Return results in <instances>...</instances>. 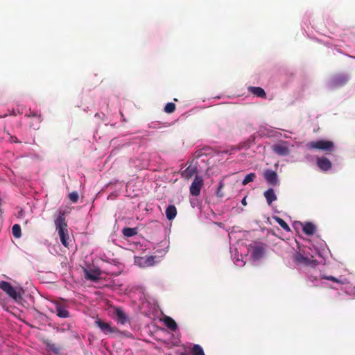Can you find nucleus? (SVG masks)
Masks as SVG:
<instances>
[{"mask_svg": "<svg viewBox=\"0 0 355 355\" xmlns=\"http://www.w3.org/2000/svg\"><path fill=\"white\" fill-rule=\"evenodd\" d=\"M266 245L262 243H253L248 245V252L253 260H259L265 254Z\"/></svg>", "mask_w": 355, "mask_h": 355, "instance_id": "7ed1b4c3", "label": "nucleus"}, {"mask_svg": "<svg viewBox=\"0 0 355 355\" xmlns=\"http://www.w3.org/2000/svg\"><path fill=\"white\" fill-rule=\"evenodd\" d=\"M12 235L15 238H19L21 236V227L19 224H15L12 227Z\"/></svg>", "mask_w": 355, "mask_h": 355, "instance_id": "393cba45", "label": "nucleus"}, {"mask_svg": "<svg viewBox=\"0 0 355 355\" xmlns=\"http://www.w3.org/2000/svg\"><path fill=\"white\" fill-rule=\"evenodd\" d=\"M180 355H186L184 353H182Z\"/></svg>", "mask_w": 355, "mask_h": 355, "instance_id": "4c0bfd02", "label": "nucleus"}, {"mask_svg": "<svg viewBox=\"0 0 355 355\" xmlns=\"http://www.w3.org/2000/svg\"><path fill=\"white\" fill-rule=\"evenodd\" d=\"M263 196L267 201V203L270 205L272 202L277 200V196L273 189L270 188L263 193Z\"/></svg>", "mask_w": 355, "mask_h": 355, "instance_id": "f3484780", "label": "nucleus"}, {"mask_svg": "<svg viewBox=\"0 0 355 355\" xmlns=\"http://www.w3.org/2000/svg\"><path fill=\"white\" fill-rule=\"evenodd\" d=\"M294 261L298 264H304L305 266H315L318 264L317 260L306 257L300 253H296L295 254Z\"/></svg>", "mask_w": 355, "mask_h": 355, "instance_id": "39448f33", "label": "nucleus"}, {"mask_svg": "<svg viewBox=\"0 0 355 355\" xmlns=\"http://www.w3.org/2000/svg\"><path fill=\"white\" fill-rule=\"evenodd\" d=\"M315 226L310 222H306L302 225V230L306 235H313L315 232Z\"/></svg>", "mask_w": 355, "mask_h": 355, "instance_id": "aec40b11", "label": "nucleus"}, {"mask_svg": "<svg viewBox=\"0 0 355 355\" xmlns=\"http://www.w3.org/2000/svg\"><path fill=\"white\" fill-rule=\"evenodd\" d=\"M196 154H197V155H196V157H200V156L201 155V150H200V151H197V152H196Z\"/></svg>", "mask_w": 355, "mask_h": 355, "instance_id": "c9c22d12", "label": "nucleus"}, {"mask_svg": "<svg viewBox=\"0 0 355 355\" xmlns=\"http://www.w3.org/2000/svg\"><path fill=\"white\" fill-rule=\"evenodd\" d=\"M274 152L281 156L288 155L290 153V150L285 144H276L273 146Z\"/></svg>", "mask_w": 355, "mask_h": 355, "instance_id": "ddd939ff", "label": "nucleus"}, {"mask_svg": "<svg viewBox=\"0 0 355 355\" xmlns=\"http://www.w3.org/2000/svg\"><path fill=\"white\" fill-rule=\"evenodd\" d=\"M191 352L193 355H205V352L202 347L198 344H195L193 346Z\"/></svg>", "mask_w": 355, "mask_h": 355, "instance_id": "b1692460", "label": "nucleus"}, {"mask_svg": "<svg viewBox=\"0 0 355 355\" xmlns=\"http://www.w3.org/2000/svg\"><path fill=\"white\" fill-rule=\"evenodd\" d=\"M69 198L72 202L75 203L78 202L79 196L76 191H73L69 194Z\"/></svg>", "mask_w": 355, "mask_h": 355, "instance_id": "cd10ccee", "label": "nucleus"}, {"mask_svg": "<svg viewBox=\"0 0 355 355\" xmlns=\"http://www.w3.org/2000/svg\"><path fill=\"white\" fill-rule=\"evenodd\" d=\"M165 213L168 220H173L177 215L176 207L173 205H170L166 207Z\"/></svg>", "mask_w": 355, "mask_h": 355, "instance_id": "6ab92c4d", "label": "nucleus"}, {"mask_svg": "<svg viewBox=\"0 0 355 355\" xmlns=\"http://www.w3.org/2000/svg\"><path fill=\"white\" fill-rule=\"evenodd\" d=\"M317 164L318 167L324 171L329 170L332 165L330 160L327 157H318Z\"/></svg>", "mask_w": 355, "mask_h": 355, "instance_id": "f8f14e48", "label": "nucleus"}, {"mask_svg": "<svg viewBox=\"0 0 355 355\" xmlns=\"http://www.w3.org/2000/svg\"><path fill=\"white\" fill-rule=\"evenodd\" d=\"M222 187H223V185H222V184H220V187H219V188H218V191H217V195H218V196H221V195L220 194V193H221V191H220V189H221Z\"/></svg>", "mask_w": 355, "mask_h": 355, "instance_id": "72a5a7b5", "label": "nucleus"}, {"mask_svg": "<svg viewBox=\"0 0 355 355\" xmlns=\"http://www.w3.org/2000/svg\"><path fill=\"white\" fill-rule=\"evenodd\" d=\"M113 314L116 316V320L118 323L121 324H125L129 323L128 316L125 313L123 309L120 307H114Z\"/></svg>", "mask_w": 355, "mask_h": 355, "instance_id": "0eeeda50", "label": "nucleus"}, {"mask_svg": "<svg viewBox=\"0 0 355 355\" xmlns=\"http://www.w3.org/2000/svg\"><path fill=\"white\" fill-rule=\"evenodd\" d=\"M55 224L56 225V229L58 232L62 244L65 247H68V234L67 228V224L66 223L64 214L60 213L59 216L55 220Z\"/></svg>", "mask_w": 355, "mask_h": 355, "instance_id": "f257e3e1", "label": "nucleus"}, {"mask_svg": "<svg viewBox=\"0 0 355 355\" xmlns=\"http://www.w3.org/2000/svg\"><path fill=\"white\" fill-rule=\"evenodd\" d=\"M10 139H11V141L12 142H15V143H19V142L18 141V139H17V137H15L10 136Z\"/></svg>", "mask_w": 355, "mask_h": 355, "instance_id": "c756f323", "label": "nucleus"}, {"mask_svg": "<svg viewBox=\"0 0 355 355\" xmlns=\"http://www.w3.org/2000/svg\"><path fill=\"white\" fill-rule=\"evenodd\" d=\"M85 278L88 280L96 282L100 279L101 271L98 269L89 270L87 268L83 269Z\"/></svg>", "mask_w": 355, "mask_h": 355, "instance_id": "9d476101", "label": "nucleus"}, {"mask_svg": "<svg viewBox=\"0 0 355 355\" xmlns=\"http://www.w3.org/2000/svg\"><path fill=\"white\" fill-rule=\"evenodd\" d=\"M175 110V105L173 103H168L164 107V112L168 114L173 113Z\"/></svg>", "mask_w": 355, "mask_h": 355, "instance_id": "bb28decb", "label": "nucleus"}, {"mask_svg": "<svg viewBox=\"0 0 355 355\" xmlns=\"http://www.w3.org/2000/svg\"><path fill=\"white\" fill-rule=\"evenodd\" d=\"M248 91L257 97L263 98H266V94L264 89L261 87L250 86L248 87Z\"/></svg>", "mask_w": 355, "mask_h": 355, "instance_id": "dca6fc26", "label": "nucleus"}, {"mask_svg": "<svg viewBox=\"0 0 355 355\" xmlns=\"http://www.w3.org/2000/svg\"><path fill=\"white\" fill-rule=\"evenodd\" d=\"M34 112H35V111H31V110H30L29 114H27V116H28V117H31V119H33V114H34Z\"/></svg>", "mask_w": 355, "mask_h": 355, "instance_id": "7c9ffc66", "label": "nucleus"}, {"mask_svg": "<svg viewBox=\"0 0 355 355\" xmlns=\"http://www.w3.org/2000/svg\"><path fill=\"white\" fill-rule=\"evenodd\" d=\"M202 179L199 176H196L190 187V193L194 196L200 195L201 187L202 186Z\"/></svg>", "mask_w": 355, "mask_h": 355, "instance_id": "6e6552de", "label": "nucleus"}, {"mask_svg": "<svg viewBox=\"0 0 355 355\" xmlns=\"http://www.w3.org/2000/svg\"><path fill=\"white\" fill-rule=\"evenodd\" d=\"M263 178L268 184L272 186H276L278 184L277 174L275 171L267 169L263 173Z\"/></svg>", "mask_w": 355, "mask_h": 355, "instance_id": "1a4fd4ad", "label": "nucleus"}, {"mask_svg": "<svg viewBox=\"0 0 355 355\" xmlns=\"http://www.w3.org/2000/svg\"><path fill=\"white\" fill-rule=\"evenodd\" d=\"M154 259V257H149L148 259H147V262L149 263V264H151V261H153Z\"/></svg>", "mask_w": 355, "mask_h": 355, "instance_id": "2f4dec72", "label": "nucleus"}, {"mask_svg": "<svg viewBox=\"0 0 355 355\" xmlns=\"http://www.w3.org/2000/svg\"><path fill=\"white\" fill-rule=\"evenodd\" d=\"M197 173V168L195 166L190 165L182 171V177L186 180H189Z\"/></svg>", "mask_w": 355, "mask_h": 355, "instance_id": "4468645a", "label": "nucleus"}, {"mask_svg": "<svg viewBox=\"0 0 355 355\" xmlns=\"http://www.w3.org/2000/svg\"><path fill=\"white\" fill-rule=\"evenodd\" d=\"M322 279L330 280L331 282H336L338 284H343V282L342 281H340V279H338L336 277L331 276V275H329V276L323 275Z\"/></svg>", "mask_w": 355, "mask_h": 355, "instance_id": "c85d7f7f", "label": "nucleus"}, {"mask_svg": "<svg viewBox=\"0 0 355 355\" xmlns=\"http://www.w3.org/2000/svg\"><path fill=\"white\" fill-rule=\"evenodd\" d=\"M349 80V78L347 75L338 74L332 78L331 84L334 87H342L345 85Z\"/></svg>", "mask_w": 355, "mask_h": 355, "instance_id": "9b49d317", "label": "nucleus"}, {"mask_svg": "<svg viewBox=\"0 0 355 355\" xmlns=\"http://www.w3.org/2000/svg\"><path fill=\"white\" fill-rule=\"evenodd\" d=\"M56 314L58 317L62 318H67L69 317V312L61 304L57 303L55 304Z\"/></svg>", "mask_w": 355, "mask_h": 355, "instance_id": "2eb2a0df", "label": "nucleus"}, {"mask_svg": "<svg viewBox=\"0 0 355 355\" xmlns=\"http://www.w3.org/2000/svg\"><path fill=\"white\" fill-rule=\"evenodd\" d=\"M41 121L42 118L40 114L34 112L33 119H31V121H30V127L35 130H37L40 128Z\"/></svg>", "mask_w": 355, "mask_h": 355, "instance_id": "a211bd4d", "label": "nucleus"}, {"mask_svg": "<svg viewBox=\"0 0 355 355\" xmlns=\"http://www.w3.org/2000/svg\"><path fill=\"white\" fill-rule=\"evenodd\" d=\"M94 324L105 334L119 332V329L115 327H112L110 322H105L99 318L94 322Z\"/></svg>", "mask_w": 355, "mask_h": 355, "instance_id": "20e7f679", "label": "nucleus"}, {"mask_svg": "<svg viewBox=\"0 0 355 355\" xmlns=\"http://www.w3.org/2000/svg\"><path fill=\"white\" fill-rule=\"evenodd\" d=\"M122 232L125 237H132L137 234V228L125 227Z\"/></svg>", "mask_w": 355, "mask_h": 355, "instance_id": "4be33fe9", "label": "nucleus"}, {"mask_svg": "<svg viewBox=\"0 0 355 355\" xmlns=\"http://www.w3.org/2000/svg\"><path fill=\"white\" fill-rule=\"evenodd\" d=\"M306 148L309 150L318 149L327 153H331L334 151V144L331 141L322 139L307 143Z\"/></svg>", "mask_w": 355, "mask_h": 355, "instance_id": "f03ea898", "label": "nucleus"}, {"mask_svg": "<svg viewBox=\"0 0 355 355\" xmlns=\"http://www.w3.org/2000/svg\"><path fill=\"white\" fill-rule=\"evenodd\" d=\"M164 322L165 325L171 331H175L178 329V324L176 322L169 316H166L164 318Z\"/></svg>", "mask_w": 355, "mask_h": 355, "instance_id": "412c9836", "label": "nucleus"}, {"mask_svg": "<svg viewBox=\"0 0 355 355\" xmlns=\"http://www.w3.org/2000/svg\"><path fill=\"white\" fill-rule=\"evenodd\" d=\"M273 218L286 232H291L290 227L282 218L279 216H275Z\"/></svg>", "mask_w": 355, "mask_h": 355, "instance_id": "5701e85b", "label": "nucleus"}, {"mask_svg": "<svg viewBox=\"0 0 355 355\" xmlns=\"http://www.w3.org/2000/svg\"><path fill=\"white\" fill-rule=\"evenodd\" d=\"M0 288L15 300L19 297V295L16 291L15 288L8 282H1Z\"/></svg>", "mask_w": 355, "mask_h": 355, "instance_id": "423d86ee", "label": "nucleus"}, {"mask_svg": "<svg viewBox=\"0 0 355 355\" xmlns=\"http://www.w3.org/2000/svg\"><path fill=\"white\" fill-rule=\"evenodd\" d=\"M222 187H223V185H222V184H220V187H219V188H218V191H217V195H218V196H221V195L220 194V193H221V191H220V189H221Z\"/></svg>", "mask_w": 355, "mask_h": 355, "instance_id": "473e14b6", "label": "nucleus"}, {"mask_svg": "<svg viewBox=\"0 0 355 355\" xmlns=\"http://www.w3.org/2000/svg\"><path fill=\"white\" fill-rule=\"evenodd\" d=\"M51 350H53L55 351V352H58L57 351H55L53 348L51 347Z\"/></svg>", "mask_w": 355, "mask_h": 355, "instance_id": "e433bc0d", "label": "nucleus"}, {"mask_svg": "<svg viewBox=\"0 0 355 355\" xmlns=\"http://www.w3.org/2000/svg\"><path fill=\"white\" fill-rule=\"evenodd\" d=\"M256 178V174L254 173H250L248 174L244 179L243 180L242 184L243 185H246L249 182H253Z\"/></svg>", "mask_w": 355, "mask_h": 355, "instance_id": "a878e982", "label": "nucleus"}, {"mask_svg": "<svg viewBox=\"0 0 355 355\" xmlns=\"http://www.w3.org/2000/svg\"><path fill=\"white\" fill-rule=\"evenodd\" d=\"M241 203L243 205H247V201H246V197H244L242 200H241Z\"/></svg>", "mask_w": 355, "mask_h": 355, "instance_id": "f704fd0d", "label": "nucleus"}]
</instances>
